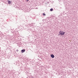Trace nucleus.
Listing matches in <instances>:
<instances>
[{
  "label": "nucleus",
  "mask_w": 78,
  "mask_h": 78,
  "mask_svg": "<svg viewBox=\"0 0 78 78\" xmlns=\"http://www.w3.org/2000/svg\"><path fill=\"white\" fill-rule=\"evenodd\" d=\"M65 33L66 32H64L62 30H60L59 32V33H60L61 35H64Z\"/></svg>",
  "instance_id": "f257e3e1"
},
{
  "label": "nucleus",
  "mask_w": 78,
  "mask_h": 78,
  "mask_svg": "<svg viewBox=\"0 0 78 78\" xmlns=\"http://www.w3.org/2000/svg\"><path fill=\"white\" fill-rule=\"evenodd\" d=\"M51 57L52 58H54L55 57V56L53 54H51Z\"/></svg>",
  "instance_id": "f03ea898"
},
{
  "label": "nucleus",
  "mask_w": 78,
  "mask_h": 78,
  "mask_svg": "<svg viewBox=\"0 0 78 78\" xmlns=\"http://www.w3.org/2000/svg\"><path fill=\"white\" fill-rule=\"evenodd\" d=\"M21 53H23L25 51V49L22 50L21 51Z\"/></svg>",
  "instance_id": "7ed1b4c3"
},
{
  "label": "nucleus",
  "mask_w": 78,
  "mask_h": 78,
  "mask_svg": "<svg viewBox=\"0 0 78 78\" xmlns=\"http://www.w3.org/2000/svg\"><path fill=\"white\" fill-rule=\"evenodd\" d=\"M8 4H9L11 3V1H9V0L8 1Z\"/></svg>",
  "instance_id": "20e7f679"
},
{
  "label": "nucleus",
  "mask_w": 78,
  "mask_h": 78,
  "mask_svg": "<svg viewBox=\"0 0 78 78\" xmlns=\"http://www.w3.org/2000/svg\"><path fill=\"white\" fill-rule=\"evenodd\" d=\"M53 9H50L51 11H53Z\"/></svg>",
  "instance_id": "39448f33"
},
{
  "label": "nucleus",
  "mask_w": 78,
  "mask_h": 78,
  "mask_svg": "<svg viewBox=\"0 0 78 78\" xmlns=\"http://www.w3.org/2000/svg\"><path fill=\"white\" fill-rule=\"evenodd\" d=\"M43 16H45V13H43Z\"/></svg>",
  "instance_id": "423d86ee"
},
{
  "label": "nucleus",
  "mask_w": 78,
  "mask_h": 78,
  "mask_svg": "<svg viewBox=\"0 0 78 78\" xmlns=\"http://www.w3.org/2000/svg\"><path fill=\"white\" fill-rule=\"evenodd\" d=\"M27 2H28V1H29V0H27Z\"/></svg>",
  "instance_id": "0eeeda50"
}]
</instances>
